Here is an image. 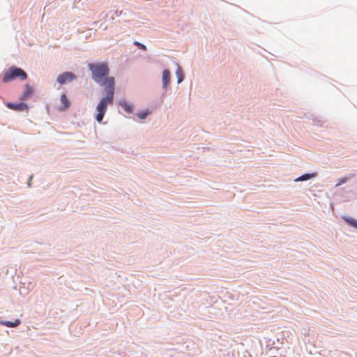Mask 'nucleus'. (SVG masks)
Segmentation results:
<instances>
[{
	"label": "nucleus",
	"mask_w": 357,
	"mask_h": 357,
	"mask_svg": "<svg viewBox=\"0 0 357 357\" xmlns=\"http://www.w3.org/2000/svg\"><path fill=\"white\" fill-rule=\"evenodd\" d=\"M93 79L101 86L106 87V96L102 98L96 107L98 114L96 121L101 122L107 109V105L114 102L115 81L113 77H109V69L106 63H89Z\"/></svg>",
	"instance_id": "nucleus-1"
},
{
	"label": "nucleus",
	"mask_w": 357,
	"mask_h": 357,
	"mask_svg": "<svg viewBox=\"0 0 357 357\" xmlns=\"http://www.w3.org/2000/svg\"><path fill=\"white\" fill-rule=\"evenodd\" d=\"M26 78L27 74L24 70L20 68L12 66L5 73L2 81L6 83L15 79L25 80Z\"/></svg>",
	"instance_id": "nucleus-2"
},
{
	"label": "nucleus",
	"mask_w": 357,
	"mask_h": 357,
	"mask_svg": "<svg viewBox=\"0 0 357 357\" xmlns=\"http://www.w3.org/2000/svg\"><path fill=\"white\" fill-rule=\"evenodd\" d=\"M75 79V75L71 72H66L59 75L57 77V82L63 84L68 81H72Z\"/></svg>",
	"instance_id": "nucleus-3"
},
{
	"label": "nucleus",
	"mask_w": 357,
	"mask_h": 357,
	"mask_svg": "<svg viewBox=\"0 0 357 357\" xmlns=\"http://www.w3.org/2000/svg\"><path fill=\"white\" fill-rule=\"evenodd\" d=\"M8 108L15 111H24L28 109V105L24 102L12 103L8 102L6 104Z\"/></svg>",
	"instance_id": "nucleus-4"
},
{
	"label": "nucleus",
	"mask_w": 357,
	"mask_h": 357,
	"mask_svg": "<svg viewBox=\"0 0 357 357\" xmlns=\"http://www.w3.org/2000/svg\"><path fill=\"white\" fill-rule=\"evenodd\" d=\"M33 91V88L30 85L26 84L24 91L21 95L20 99L21 100H24L28 99L29 98H30L31 96Z\"/></svg>",
	"instance_id": "nucleus-5"
},
{
	"label": "nucleus",
	"mask_w": 357,
	"mask_h": 357,
	"mask_svg": "<svg viewBox=\"0 0 357 357\" xmlns=\"http://www.w3.org/2000/svg\"><path fill=\"white\" fill-rule=\"evenodd\" d=\"M60 100H61L62 105L60 107L59 110H61V111L66 110L70 107V102L69 100L68 99L67 96H66V94H62L61 96Z\"/></svg>",
	"instance_id": "nucleus-6"
},
{
	"label": "nucleus",
	"mask_w": 357,
	"mask_h": 357,
	"mask_svg": "<svg viewBox=\"0 0 357 357\" xmlns=\"http://www.w3.org/2000/svg\"><path fill=\"white\" fill-rule=\"evenodd\" d=\"M170 78H171L170 71L169 70H165L162 72V85L165 89H166L167 86H168V84L170 82Z\"/></svg>",
	"instance_id": "nucleus-7"
},
{
	"label": "nucleus",
	"mask_w": 357,
	"mask_h": 357,
	"mask_svg": "<svg viewBox=\"0 0 357 357\" xmlns=\"http://www.w3.org/2000/svg\"><path fill=\"white\" fill-rule=\"evenodd\" d=\"M20 320L16 319L14 321H1L0 324L3 326H6L7 327H16L20 324Z\"/></svg>",
	"instance_id": "nucleus-8"
},
{
	"label": "nucleus",
	"mask_w": 357,
	"mask_h": 357,
	"mask_svg": "<svg viewBox=\"0 0 357 357\" xmlns=\"http://www.w3.org/2000/svg\"><path fill=\"white\" fill-rule=\"evenodd\" d=\"M120 105L127 113H131L132 112V107L126 101L123 100L120 102Z\"/></svg>",
	"instance_id": "nucleus-9"
},
{
	"label": "nucleus",
	"mask_w": 357,
	"mask_h": 357,
	"mask_svg": "<svg viewBox=\"0 0 357 357\" xmlns=\"http://www.w3.org/2000/svg\"><path fill=\"white\" fill-rule=\"evenodd\" d=\"M313 176H314L313 174H303V175L301 176L300 177L296 178L295 181H307V180L310 179L311 178H312Z\"/></svg>",
	"instance_id": "nucleus-10"
},
{
	"label": "nucleus",
	"mask_w": 357,
	"mask_h": 357,
	"mask_svg": "<svg viewBox=\"0 0 357 357\" xmlns=\"http://www.w3.org/2000/svg\"><path fill=\"white\" fill-rule=\"evenodd\" d=\"M346 221L351 226L357 229V220L354 218L346 219Z\"/></svg>",
	"instance_id": "nucleus-11"
},
{
	"label": "nucleus",
	"mask_w": 357,
	"mask_h": 357,
	"mask_svg": "<svg viewBox=\"0 0 357 357\" xmlns=\"http://www.w3.org/2000/svg\"><path fill=\"white\" fill-rule=\"evenodd\" d=\"M176 73V76L178 78V83H181L183 81V75L181 73V69L179 68L177 69Z\"/></svg>",
	"instance_id": "nucleus-12"
},
{
	"label": "nucleus",
	"mask_w": 357,
	"mask_h": 357,
	"mask_svg": "<svg viewBox=\"0 0 357 357\" xmlns=\"http://www.w3.org/2000/svg\"><path fill=\"white\" fill-rule=\"evenodd\" d=\"M134 44H135V45H137V47H139V49H141V50H144V51H145V50H146V46H145L144 45H143V44H142V43H139V42H137V41H136V42H135V43H134Z\"/></svg>",
	"instance_id": "nucleus-13"
},
{
	"label": "nucleus",
	"mask_w": 357,
	"mask_h": 357,
	"mask_svg": "<svg viewBox=\"0 0 357 357\" xmlns=\"http://www.w3.org/2000/svg\"><path fill=\"white\" fill-rule=\"evenodd\" d=\"M148 112H140L137 115H138V117L141 119H144L146 117V116L148 115Z\"/></svg>",
	"instance_id": "nucleus-14"
},
{
	"label": "nucleus",
	"mask_w": 357,
	"mask_h": 357,
	"mask_svg": "<svg viewBox=\"0 0 357 357\" xmlns=\"http://www.w3.org/2000/svg\"><path fill=\"white\" fill-rule=\"evenodd\" d=\"M347 178H340L337 183L336 184V186H339L341 184L345 183L347 181Z\"/></svg>",
	"instance_id": "nucleus-15"
}]
</instances>
